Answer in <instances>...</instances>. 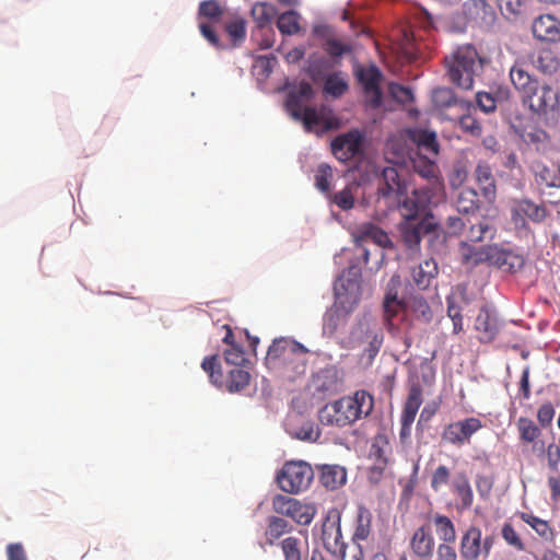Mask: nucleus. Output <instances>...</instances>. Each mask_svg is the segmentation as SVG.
<instances>
[{
    "label": "nucleus",
    "mask_w": 560,
    "mask_h": 560,
    "mask_svg": "<svg viewBox=\"0 0 560 560\" xmlns=\"http://www.w3.org/2000/svg\"><path fill=\"white\" fill-rule=\"evenodd\" d=\"M313 96L314 89L307 81H301L292 88L285 100V107L290 115L294 119L301 120L308 131L316 128L322 131L338 129L340 119L330 107L326 105H322L319 108L304 106L303 103L312 100Z\"/></svg>",
    "instance_id": "1"
},
{
    "label": "nucleus",
    "mask_w": 560,
    "mask_h": 560,
    "mask_svg": "<svg viewBox=\"0 0 560 560\" xmlns=\"http://www.w3.org/2000/svg\"><path fill=\"white\" fill-rule=\"evenodd\" d=\"M374 408V398L366 390H357L352 396H346L326 404L318 412V419L324 425L343 428L366 418Z\"/></svg>",
    "instance_id": "2"
},
{
    "label": "nucleus",
    "mask_w": 560,
    "mask_h": 560,
    "mask_svg": "<svg viewBox=\"0 0 560 560\" xmlns=\"http://www.w3.org/2000/svg\"><path fill=\"white\" fill-rule=\"evenodd\" d=\"M450 81L462 90H471L475 75L482 70V59L476 48L466 44L444 58Z\"/></svg>",
    "instance_id": "3"
},
{
    "label": "nucleus",
    "mask_w": 560,
    "mask_h": 560,
    "mask_svg": "<svg viewBox=\"0 0 560 560\" xmlns=\"http://www.w3.org/2000/svg\"><path fill=\"white\" fill-rule=\"evenodd\" d=\"M400 285L399 277L394 276L388 282V291L384 299V314L389 328L396 327V318L400 313H410L422 322H429L432 318V311L424 298L416 295L407 302L398 300L397 288Z\"/></svg>",
    "instance_id": "4"
},
{
    "label": "nucleus",
    "mask_w": 560,
    "mask_h": 560,
    "mask_svg": "<svg viewBox=\"0 0 560 560\" xmlns=\"http://www.w3.org/2000/svg\"><path fill=\"white\" fill-rule=\"evenodd\" d=\"M522 104L530 113L539 117L555 118L560 110V96L558 90L548 84L538 83L525 97Z\"/></svg>",
    "instance_id": "5"
},
{
    "label": "nucleus",
    "mask_w": 560,
    "mask_h": 560,
    "mask_svg": "<svg viewBox=\"0 0 560 560\" xmlns=\"http://www.w3.org/2000/svg\"><path fill=\"white\" fill-rule=\"evenodd\" d=\"M314 479L312 466L305 462H288L277 475L280 489L287 493L306 490Z\"/></svg>",
    "instance_id": "6"
},
{
    "label": "nucleus",
    "mask_w": 560,
    "mask_h": 560,
    "mask_svg": "<svg viewBox=\"0 0 560 560\" xmlns=\"http://www.w3.org/2000/svg\"><path fill=\"white\" fill-rule=\"evenodd\" d=\"M272 510L278 515L288 517L299 525H310L315 515L316 508L312 503L302 502L295 498L276 494L272 498Z\"/></svg>",
    "instance_id": "7"
},
{
    "label": "nucleus",
    "mask_w": 560,
    "mask_h": 560,
    "mask_svg": "<svg viewBox=\"0 0 560 560\" xmlns=\"http://www.w3.org/2000/svg\"><path fill=\"white\" fill-rule=\"evenodd\" d=\"M434 191L435 189L425 186L412 190L410 195H404V200L398 201L404 220H420L421 218H431V221H433V215L429 213V206L434 196Z\"/></svg>",
    "instance_id": "8"
},
{
    "label": "nucleus",
    "mask_w": 560,
    "mask_h": 560,
    "mask_svg": "<svg viewBox=\"0 0 560 560\" xmlns=\"http://www.w3.org/2000/svg\"><path fill=\"white\" fill-rule=\"evenodd\" d=\"M353 74L357 81L362 85L366 96H369V104L373 108H378L382 105L383 93L381 90V82L383 79L382 71L373 63L362 66L355 63L353 67Z\"/></svg>",
    "instance_id": "9"
},
{
    "label": "nucleus",
    "mask_w": 560,
    "mask_h": 560,
    "mask_svg": "<svg viewBox=\"0 0 560 560\" xmlns=\"http://www.w3.org/2000/svg\"><path fill=\"white\" fill-rule=\"evenodd\" d=\"M320 539L325 549L331 553H336L343 548L341 511L338 508H331L327 511L322 525Z\"/></svg>",
    "instance_id": "10"
},
{
    "label": "nucleus",
    "mask_w": 560,
    "mask_h": 560,
    "mask_svg": "<svg viewBox=\"0 0 560 560\" xmlns=\"http://www.w3.org/2000/svg\"><path fill=\"white\" fill-rule=\"evenodd\" d=\"M364 137L358 129L337 136L331 142V152L340 162H349L362 153Z\"/></svg>",
    "instance_id": "11"
},
{
    "label": "nucleus",
    "mask_w": 560,
    "mask_h": 560,
    "mask_svg": "<svg viewBox=\"0 0 560 560\" xmlns=\"http://www.w3.org/2000/svg\"><path fill=\"white\" fill-rule=\"evenodd\" d=\"M404 173L405 170L402 167H384L378 183V194L384 198H393L395 201H399L407 192Z\"/></svg>",
    "instance_id": "12"
},
{
    "label": "nucleus",
    "mask_w": 560,
    "mask_h": 560,
    "mask_svg": "<svg viewBox=\"0 0 560 560\" xmlns=\"http://www.w3.org/2000/svg\"><path fill=\"white\" fill-rule=\"evenodd\" d=\"M482 428L480 419L470 417L447 424L442 433V439L456 446L470 443L471 436Z\"/></svg>",
    "instance_id": "13"
},
{
    "label": "nucleus",
    "mask_w": 560,
    "mask_h": 560,
    "mask_svg": "<svg viewBox=\"0 0 560 560\" xmlns=\"http://www.w3.org/2000/svg\"><path fill=\"white\" fill-rule=\"evenodd\" d=\"M435 223L431 218L420 220H402L399 224L400 236L409 249H418L423 235L432 232Z\"/></svg>",
    "instance_id": "14"
},
{
    "label": "nucleus",
    "mask_w": 560,
    "mask_h": 560,
    "mask_svg": "<svg viewBox=\"0 0 560 560\" xmlns=\"http://www.w3.org/2000/svg\"><path fill=\"white\" fill-rule=\"evenodd\" d=\"M351 340L364 350H378L383 342L382 329L369 319L360 320L351 331Z\"/></svg>",
    "instance_id": "15"
},
{
    "label": "nucleus",
    "mask_w": 560,
    "mask_h": 560,
    "mask_svg": "<svg viewBox=\"0 0 560 560\" xmlns=\"http://www.w3.org/2000/svg\"><path fill=\"white\" fill-rule=\"evenodd\" d=\"M432 158V155L423 154L421 152L409 153V160L415 172L421 177L430 180L431 186H429V188L442 190V185L438 177L439 168Z\"/></svg>",
    "instance_id": "16"
},
{
    "label": "nucleus",
    "mask_w": 560,
    "mask_h": 560,
    "mask_svg": "<svg viewBox=\"0 0 560 560\" xmlns=\"http://www.w3.org/2000/svg\"><path fill=\"white\" fill-rule=\"evenodd\" d=\"M485 257L487 264L509 272H515L524 266L523 256L498 246H488V256Z\"/></svg>",
    "instance_id": "17"
},
{
    "label": "nucleus",
    "mask_w": 560,
    "mask_h": 560,
    "mask_svg": "<svg viewBox=\"0 0 560 560\" xmlns=\"http://www.w3.org/2000/svg\"><path fill=\"white\" fill-rule=\"evenodd\" d=\"M435 540L429 525L418 527L409 541V548L419 560H430L433 556Z\"/></svg>",
    "instance_id": "18"
},
{
    "label": "nucleus",
    "mask_w": 560,
    "mask_h": 560,
    "mask_svg": "<svg viewBox=\"0 0 560 560\" xmlns=\"http://www.w3.org/2000/svg\"><path fill=\"white\" fill-rule=\"evenodd\" d=\"M406 136L410 143L415 145V150L412 149L410 152H421L432 156L439 154V143L435 132L415 128L406 130Z\"/></svg>",
    "instance_id": "19"
},
{
    "label": "nucleus",
    "mask_w": 560,
    "mask_h": 560,
    "mask_svg": "<svg viewBox=\"0 0 560 560\" xmlns=\"http://www.w3.org/2000/svg\"><path fill=\"white\" fill-rule=\"evenodd\" d=\"M510 80L515 90L521 94V100L539 83V81L528 72L524 61H516L511 67Z\"/></svg>",
    "instance_id": "20"
},
{
    "label": "nucleus",
    "mask_w": 560,
    "mask_h": 560,
    "mask_svg": "<svg viewBox=\"0 0 560 560\" xmlns=\"http://www.w3.org/2000/svg\"><path fill=\"white\" fill-rule=\"evenodd\" d=\"M474 177L480 188L482 197L489 202L494 201L497 197V185L491 166L485 161H479L474 171Z\"/></svg>",
    "instance_id": "21"
},
{
    "label": "nucleus",
    "mask_w": 560,
    "mask_h": 560,
    "mask_svg": "<svg viewBox=\"0 0 560 560\" xmlns=\"http://www.w3.org/2000/svg\"><path fill=\"white\" fill-rule=\"evenodd\" d=\"M360 280V268L357 266L349 267L348 270L343 272V275L338 279V282L335 284V291L338 299H342V296L350 294L351 296H353V302L355 303L359 299Z\"/></svg>",
    "instance_id": "22"
},
{
    "label": "nucleus",
    "mask_w": 560,
    "mask_h": 560,
    "mask_svg": "<svg viewBox=\"0 0 560 560\" xmlns=\"http://www.w3.org/2000/svg\"><path fill=\"white\" fill-rule=\"evenodd\" d=\"M460 557L464 560H477L482 556L481 529L477 526H470L463 534L459 545Z\"/></svg>",
    "instance_id": "23"
},
{
    "label": "nucleus",
    "mask_w": 560,
    "mask_h": 560,
    "mask_svg": "<svg viewBox=\"0 0 560 560\" xmlns=\"http://www.w3.org/2000/svg\"><path fill=\"white\" fill-rule=\"evenodd\" d=\"M355 237L358 242H372L382 248H389L393 246L388 234L380 226L371 222L360 224L357 229Z\"/></svg>",
    "instance_id": "24"
},
{
    "label": "nucleus",
    "mask_w": 560,
    "mask_h": 560,
    "mask_svg": "<svg viewBox=\"0 0 560 560\" xmlns=\"http://www.w3.org/2000/svg\"><path fill=\"white\" fill-rule=\"evenodd\" d=\"M533 34L537 39L557 42L560 39L559 22L549 14L537 18L532 26Z\"/></svg>",
    "instance_id": "25"
},
{
    "label": "nucleus",
    "mask_w": 560,
    "mask_h": 560,
    "mask_svg": "<svg viewBox=\"0 0 560 560\" xmlns=\"http://www.w3.org/2000/svg\"><path fill=\"white\" fill-rule=\"evenodd\" d=\"M372 513L364 505H359L353 524L352 540L354 544L360 545L366 541L372 534Z\"/></svg>",
    "instance_id": "26"
},
{
    "label": "nucleus",
    "mask_w": 560,
    "mask_h": 560,
    "mask_svg": "<svg viewBox=\"0 0 560 560\" xmlns=\"http://www.w3.org/2000/svg\"><path fill=\"white\" fill-rule=\"evenodd\" d=\"M438 272L439 268L434 259H425L418 266L411 268V279L418 289L424 290L429 288Z\"/></svg>",
    "instance_id": "27"
},
{
    "label": "nucleus",
    "mask_w": 560,
    "mask_h": 560,
    "mask_svg": "<svg viewBox=\"0 0 560 560\" xmlns=\"http://www.w3.org/2000/svg\"><path fill=\"white\" fill-rule=\"evenodd\" d=\"M520 440L523 443H534L533 450L536 452L545 448L544 443H538L537 440L541 435V427H538L532 419L526 417L518 418L516 422Z\"/></svg>",
    "instance_id": "28"
},
{
    "label": "nucleus",
    "mask_w": 560,
    "mask_h": 560,
    "mask_svg": "<svg viewBox=\"0 0 560 560\" xmlns=\"http://www.w3.org/2000/svg\"><path fill=\"white\" fill-rule=\"evenodd\" d=\"M284 560H306L308 556V545L295 536H289L280 542Z\"/></svg>",
    "instance_id": "29"
},
{
    "label": "nucleus",
    "mask_w": 560,
    "mask_h": 560,
    "mask_svg": "<svg viewBox=\"0 0 560 560\" xmlns=\"http://www.w3.org/2000/svg\"><path fill=\"white\" fill-rule=\"evenodd\" d=\"M319 480L325 488L336 490L346 483L347 471L339 465H323Z\"/></svg>",
    "instance_id": "30"
},
{
    "label": "nucleus",
    "mask_w": 560,
    "mask_h": 560,
    "mask_svg": "<svg viewBox=\"0 0 560 560\" xmlns=\"http://www.w3.org/2000/svg\"><path fill=\"white\" fill-rule=\"evenodd\" d=\"M315 390L324 396L334 395L340 390L341 384L335 369L320 371L314 378Z\"/></svg>",
    "instance_id": "31"
},
{
    "label": "nucleus",
    "mask_w": 560,
    "mask_h": 560,
    "mask_svg": "<svg viewBox=\"0 0 560 560\" xmlns=\"http://www.w3.org/2000/svg\"><path fill=\"white\" fill-rule=\"evenodd\" d=\"M452 491L459 498V508L467 510L472 505L474 493L469 480L464 472L457 474L451 483Z\"/></svg>",
    "instance_id": "32"
},
{
    "label": "nucleus",
    "mask_w": 560,
    "mask_h": 560,
    "mask_svg": "<svg viewBox=\"0 0 560 560\" xmlns=\"http://www.w3.org/2000/svg\"><path fill=\"white\" fill-rule=\"evenodd\" d=\"M520 518L529 525L544 541L555 544L556 532L547 521L526 512L520 513Z\"/></svg>",
    "instance_id": "33"
},
{
    "label": "nucleus",
    "mask_w": 560,
    "mask_h": 560,
    "mask_svg": "<svg viewBox=\"0 0 560 560\" xmlns=\"http://www.w3.org/2000/svg\"><path fill=\"white\" fill-rule=\"evenodd\" d=\"M432 523L435 528V533L441 540L440 544L452 545L456 540V529L452 520L443 514H434L432 516Z\"/></svg>",
    "instance_id": "34"
},
{
    "label": "nucleus",
    "mask_w": 560,
    "mask_h": 560,
    "mask_svg": "<svg viewBox=\"0 0 560 560\" xmlns=\"http://www.w3.org/2000/svg\"><path fill=\"white\" fill-rule=\"evenodd\" d=\"M475 329L478 332L477 338L481 342H489L494 339L497 325L488 311L481 308L475 320Z\"/></svg>",
    "instance_id": "35"
},
{
    "label": "nucleus",
    "mask_w": 560,
    "mask_h": 560,
    "mask_svg": "<svg viewBox=\"0 0 560 560\" xmlns=\"http://www.w3.org/2000/svg\"><path fill=\"white\" fill-rule=\"evenodd\" d=\"M455 207L458 212L469 214L479 210L480 200L474 188L465 187L456 196Z\"/></svg>",
    "instance_id": "36"
},
{
    "label": "nucleus",
    "mask_w": 560,
    "mask_h": 560,
    "mask_svg": "<svg viewBox=\"0 0 560 560\" xmlns=\"http://www.w3.org/2000/svg\"><path fill=\"white\" fill-rule=\"evenodd\" d=\"M346 77V73L342 71H334L328 74L324 83V93L334 98L341 97L349 90V83Z\"/></svg>",
    "instance_id": "37"
},
{
    "label": "nucleus",
    "mask_w": 560,
    "mask_h": 560,
    "mask_svg": "<svg viewBox=\"0 0 560 560\" xmlns=\"http://www.w3.org/2000/svg\"><path fill=\"white\" fill-rule=\"evenodd\" d=\"M291 530L292 526L284 516L271 515L267 518L265 536L269 545H273L277 539Z\"/></svg>",
    "instance_id": "38"
},
{
    "label": "nucleus",
    "mask_w": 560,
    "mask_h": 560,
    "mask_svg": "<svg viewBox=\"0 0 560 560\" xmlns=\"http://www.w3.org/2000/svg\"><path fill=\"white\" fill-rule=\"evenodd\" d=\"M422 388L419 384H412L409 388L407 399L404 404L400 418L415 420L420 406L422 405Z\"/></svg>",
    "instance_id": "39"
},
{
    "label": "nucleus",
    "mask_w": 560,
    "mask_h": 560,
    "mask_svg": "<svg viewBox=\"0 0 560 560\" xmlns=\"http://www.w3.org/2000/svg\"><path fill=\"white\" fill-rule=\"evenodd\" d=\"M389 443L385 439H375L371 447V455L376 460L375 465L372 468V471H377L378 474L383 472V470L385 469L389 462Z\"/></svg>",
    "instance_id": "40"
},
{
    "label": "nucleus",
    "mask_w": 560,
    "mask_h": 560,
    "mask_svg": "<svg viewBox=\"0 0 560 560\" xmlns=\"http://www.w3.org/2000/svg\"><path fill=\"white\" fill-rule=\"evenodd\" d=\"M225 386L230 393H238L249 385L250 374L244 369H229Z\"/></svg>",
    "instance_id": "41"
},
{
    "label": "nucleus",
    "mask_w": 560,
    "mask_h": 560,
    "mask_svg": "<svg viewBox=\"0 0 560 560\" xmlns=\"http://www.w3.org/2000/svg\"><path fill=\"white\" fill-rule=\"evenodd\" d=\"M462 295L451 294L447 296V316L453 324V332L459 334L463 330Z\"/></svg>",
    "instance_id": "42"
},
{
    "label": "nucleus",
    "mask_w": 560,
    "mask_h": 560,
    "mask_svg": "<svg viewBox=\"0 0 560 560\" xmlns=\"http://www.w3.org/2000/svg\"><path fill=\"white\" fill-rule=\"evenodd\" d=\"M323 49L332 59L335 66L341 63V57L352 51V47L349 44H345L337 38L328 37L323 44Z\"/></svg>",
    "instance_id": "43"
},
{
    "label": "nucleus",
    "mask_w": 560,
    "mask_h": 560,
    "mask_svg": "<svg viewBox=\"0 0 560 560\" xmlns=\"http://www.w3.org/2000/svg\"><path fill=\"white\" fill-rule=\"evenodd\" d=\"M252 16L259 27H265L277 14L276 7L268 2H256L252 8Z\"/></svg>",
    "instance_id": "44"
},
{
    "label": "nucleus",
    "mask_w": 560,
    "mask_h": 560,
    "mask_svg": "<svg viewBox=\"0 0 560 560\" xmlns=\"http://www.w3.org/2000/svg\"><path fill=\"white\" fill-rule=\"evenodd\" d=\"M459 250L463 261L467 265L477 266L487 262L483 258L488 256V246L477 248L468 245L467 242H462Z\"/></svg>",
    "instance_id": "45"
},
{
    "label": "nucleus",
    "mask_w": 560,
    "mask_h": 560,
    "mask_svg": "<svg viewBox=\"0 0 560 560\" xmlns=\"http://www.w3.org/2000/svg\"><path fill=\"white\" fill-rule=\"evenodd\" d=\"M357 189V184L346 186L342 190L330 195L331 202L343 211L352 209L354 207V192Z\"/></svg>",
    "instance_id": "46"
},
{
    "label": "nucleus",
    "mask_w": 560,
    "mask_h": 560,
    "mask_svg": "<svg viewBox=\"0 0 560 560\" xmlns=\"http://www.w3.org/2000/svg\"><path fill=\"white\" fill-rule=\"evenodd\" d=\"M277 27L284 35H294L299 33V14L293 10L282 13L277 20Z\"/></svg>",
    "instance_id": "47"
},
{
    "label": "nucleus",
    "mask_w": 560,
    "mask_h": 560,
    "mask_svg": "<svg viewBox=\"0 0 560 560\" xmlns=\"http://www.w3.org/2000/svg\"><path fill=\"white\" fill-rule=\"evenodd\" d=\"M535 180L540 186L558 188V167L552 170L546 165H535Z\"/></svg>",
    "instance_id": "48"
},
{
    "label": "nucleus",
    "mask_w": 560,
    "mask_h": 560,
    "mask_svg": "<svg viewBox=\"0 0 560 560\" xmlns=\"http://www.w3.org/2000/svg\"><path fill=\"white\" fill-rule=\"evenodd\" d=\"M516 211L526 215L534 222H541L547 215L545 207L536 205L528 199L521 200L517 203Z\"/></svg>",
    "instance_id": "49"
},
{
    "label": "nucleus",
    "mask_w": 560,
    "mask_h": 560,
    "mask_svg": "<svg viewBox=\"0 0 560 560\" xmlns=\"http://www.w3.org/2000/svg\"><path fill=\"white\" fill-rule=\"evenodd\" d=\"M432 102L439 108H447L458 104V98L451 88L439 86L432 91Z\"/></svg>",
    "instance_id": "50"
},
{
    "label": "nucleus",
    "mask_w": 560,
    "mask_h": 560,
    "mask_svg": "<svg viewBox=\"0 0 560 560\" xmlns=\"http://www.w3.org/2000/svg\"><path fill=\"white\" fill-rule=\"evenodd\" d=\"M218 353L206 358L202 361V369L209 374V377L214 384H222V364L220 363Z\"/></svg>",
    "instance_id": "51"
},
{
    "label": "nucleus",
    "mask_w": 560,
    "mask_h": 560,
    "mask_svg": "<svg viewBox=\"0 0 560 560\" xmlns=\"http://www.w3.org/2000/svg\"><path fill=\"white\" fill-rule=\"evenodd\" d=\"M501 536L516 551L525 550V542L511 523H504L501 528Z\"/></svg>",
    "instance_id": "52"
},
{
    "label": "nucleus",
    "mask_w": 560,
    "mask_h": 560,
    "mask_svg": "<svg viewBox=\"0 0 560 560\" xmlns=\"http://www.w3.org/2000/svg\"><path fill=\"white\" fill-rule=\"evenodd\" d=\"M494 235L493 228L487 222H479L478 224L471 225L468 233L467 240L472 243L482 242L485 238H492Z\"/></svg>",
    "instance_id": "53"
},
{
    "label": "nucleus",
    "mask_w": 560,
    "mask_h": 560,
    "mask_svg": "<svg viewBox=\"0 0 560 560\" xmlns=\"http://www.w3.org/2000/svg\"><path fill=\"white\" fill-rule=\"evenodd\" d=\"M331 178L332 168L326 163L319 164L315 173L316 188L322 192H329Z\"/></svg>",
    "instance_id": "54"
},
{
    "label": "nucleus",
    "mask_w": 560,
    "mask_h": 560,
    "mask_svg": "<svg viewBox=\"0 0 560 560\" xmlns=\"http://www.w3.org/2000/svg\"><path fill=\"white\" fill-rule=\"evenodd\" d=\"M224 9L215 0L202 1L199 4V16L218 22L223 15Z\"/></svg>",
    "instance_id": "55"
},
{
    "label": "nucleus",
    "mask_w": 560,
    "mask_h": 560,
    "mask_svg": "<svg viewBox=\"0 0 560 560\" xmlns=\"http://www.w3.org/2000/svg\"><path fill=\"white\" fill-rule=\"evenodd\" d=\"M225 31L233 40V45L243 42L246 36V22L242 18H236L226 24Z\"/></svg>",
    "instance_id": "56"
},
{
    "label": "nucleus",
    "mask_w": 560,
    "mask_h": 560,
    "mask_svg": "<svg viewBox=\"0 0 560 560\" xmlns=\"http://www.w3.org/2000/svg\"><path fill=\"white\" fill-rule=\"evenodd\" d=\"M468 177V168L464 161L458 160L454 163L453 168L448 175L450 185L453 188L460 187Z\"/></svg>",
    "instance_id": "57"
},
{
    "label": "nucleus",
    "mask_w": 560,
    "mask_h": 560,
    "mask_svg": "<svg viewBox=\"0 0 560 560\" xmlns=\"http://www.w3.org/2000/svg\"><path fill=\"white\" fill-rule=\"evenodd\" d=\"M451 478V471L445 465H439L431 477V488L438 492L445 487Z\"/></svg>",
    "instance_id": "58"
},
{
    "label": "nucleus",
    "mask_w": 560,
    "mask_h": 560,
    "mask_svg": "<svg viewBox=\"0 0 560 560\" xmlns=\"http://www.w3.org/2000/svg\"><path fill=\"white\" fill-rule=\"evenodd\" d=\"M558 60L552 56L551 51L544 50L536 60V67L544 73H552L558 68Z\"/></svg>",
    "instance_id": "59"
},
{
    "label": "nucleus",
    "mask_w": 560,
    "mask_h": 560,
    "mask_svg": "<svg viewBox=\"0 0 560 560\" xmlns=\"http://www.w3.org/2000/svg\"><path fill=\"white\" fill-rule=\"evenodd\" d=\"M392 97L401 104H408L413 101V94L409 88L398 83H390L388 86Z\"/></svg>",
    "instance_id": "60"
},
{
    "label": "nucleus",
    "mask_w": 560,
    "mask_h": 560,
    "mask_svg": "<svg viewBox=\"0 0 560 560\" xmlns=\"http://www.w3.org/2000/svg\"><path fill=\"white\" fill-rule=\"evenodd\" d=\"M295 436L302 441H316L319 438V431L312 421H306L296 430Z\"/></svg>",
    "instance_id": "61"
},
{
    "label": "nucleus",
    "mask_w": 560,
    "mask_h": 560,
    "mask_svg": "<svg viewBox=\"0 0 560 560\" xmlns=\"http://www.w3.org/2000/svg\"><path fill=\"white\" fill-rule=\"evenodd\" d=\"M546 458L548 467L551 471L557 472L559 470L560 464V442L559 443H550L546 447Z\"/></svg>",
    "instance_id": "62"
},
{
    "label": "nucleus",
    "mask_w": 560,
    "mask_h": 560,
    "mask_svg": "<svg viewBox=\"0 0 560 560\" xmlns=\"http://www.w3.org/2000/svg\"><path fill=\"white\" fill-rule=\"evenodd\" d=\"M246 352H223L224 354V371L228 372L229 369H243L245 363L249 362L247 358H245Z\"/></svg>",
    "instance_id": "63"
},
{
    "label": "nucleus",
    "mask_w": 560,
    "mask_h": 560,
    "mask_svg": "<svg viewBox=\"0 0 560 560\" xmlns=\"http://www.w3.org/2000/svg\"><path fill=\"white\" fill-rule=\"evenodd\" d=\"M459 128L471 136H480L481 135V125L480 122L470 115H464L459 118Z\"/></svg>",
    "instance_id": "64"
}]
</instances>
